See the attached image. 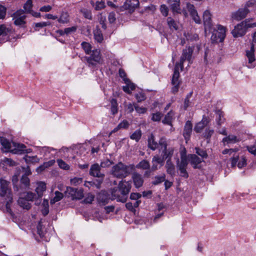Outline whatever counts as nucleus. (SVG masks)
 Listing matches in <instances>:
<instances>
[{
    "label": "nucleus",
    "instance_id": "f257e3e1",
    "mask_svg": "<svg viewBox=\"0 0 256 256\" xmlns=\"http://www.w3.org/2000/svg\"><path fill=\"white\" fill-rule=\"evenodd\" d=\"M194 48L192 47L189 46L184 49L180 56V62L176 64L172 80V84L173 86L172 91L174 94L178 92L180 84V81L179 80L180 70H182L183 64L185 60H187L189 64L192 63V56Z\"/></svg>",
    "mask_w": 256,
    "mask_h": 256
},
{
    "label": "nucleus",
    "instance_id": "f03ea898",
    "mask_svg": "<svg viewBox=\"0 0 256 256\" xmlns=\"http://www.w3.org/2000/svg\"><path fill=\"white\" fill-rule=\"evenodd\" d=\"M130 188L131 184L129 182L120 181L118 188H114L112 192V199H116L118 202H125Z\"/></svg>",
    "mask_w": 256,
    "mask_h": 256
},
{
    "label": "nucleus",
    "instance_id": "7ed1b4c3",
    "mask_svg": "<svg viewBox=\"0 0 256 256\" xmlns=\"http://www.w3.org/2000/svg\"><path fill=\"white\" fill-rule=\"evenodd\" d=\"M2 150L4 152H10L14 154H22L26 152V146L22 144L10 142L6 138H1Z\"/></svg>",
    "mask_w": 256,
    "mask_h": 256
},
{
    "label": "nucleus",
    "instance_id": "20e7f679",
    "mask_svg": "<svg viewBox=\"0 0 256 256\" xmlns=\"http://www.w3.org/2000/svg\"><path fill=\"white\" fill-rule=\"evenodd\" d=\"M134 169L135 166L134 164L126 166L120 162L112 167V172L114 176L118 178H124L134 170Z\"/></svg>",
    "mask_w": 256,
    "mask_h": 256
},
{
    "label": "nucleus",
    "instance_id": "39448f33",
    "mask_svg": "<svg viewBox=\"0 0 256 256\" xmlns=\"http://www.w3.org/2000/svg\"><path fill=\"white\" fill-rule=\"evenodd\" d=\"M256 26V22L250 23V20H246L238 24L232 30V33L235 38L242 36H244L248 28H254Z\"/></svg>",
    "mask_w": 256,
    "mask_h": 256
},
{
    "label": "nucleus",
    "instance_id": "423d86ee",
    "mask_svg": "<svg viewBox=\"0 0 256 256\" xmlns=\"http://www.w3.org/2000/svg\"><path fill=\"white\" fill-rule=\"evenodd\" d=\"M10 184L9 182L0 178V196L8 202H12V194L9 186Z\"/></svg>",
    "mask_w": 256,
    "mask_h": 256
},
{
    "label": "nucleus",
    "instance_id": "0eeeda50",
    "mask_svg": "<svg viewBox=\"0 0 256 256\" xmlns=\"http://www.w3.org/2000/svg\"><path fill=\"white\" fill-rule=\"evenodd\" d=\"M89 54V56L84 57L89 66H94L102 62V59L99 50H94Z\"/></svg>",
    "mask_w": 256,
    "mask_h": 256
},
{
    "label": "nucleus",
    "instance_id": "6e6552de",
    "mask_svg": "<svg viewBox=\"0 0 256 256\" xmlns=\"http://www.w3.org/2000/svg\"><path fill=\"white\" fill-rule=\"evenodd\" d=\"M12 20L14 21V24L16 26L21 27H24L26 21V16L25 12L22 10H20L12 14Z\"/></svg>",
    "mask_w": 256,
    "mask_h": 256
},
{
    "label": "nucleus",
    "instance_id": "1a4fd4ad",
    "mask_svg": "<svg viewBox=\"0 0 256 256\" xmlns=\"http://www.w3.org/2000/svg\"><path fill=\"white\" fill-rule=\"evenodd\" d=\"M188 164V162L186 156L182 154L180 157V162L178 160L177 167L180 171L181 176L188 178V174L186 172V167Z\"/></svg>",
    "mask_w": 256,
    "mask_h": 256
},
{
    "label": "nucleus",
    "instance_id": "9d476101",
    "mask_svg": "<svg viewBox=\"0 0 256 256\" xmlns=\"http://www.w3.org/2000/svg\"><path fill=\"white\" fill-rule=\"evenodd\" d=\"M140 5L138 0H126L124 4L120 7L121 11L128 10V12H133Z\"/></svg>",
    "mask_w": 256,
    "mask_h": 256
},
{
    "label": "nucleus",
    "instance_id": "9b49d317",
    "mask_svg": "<svg viewBox=\"0 0 256 256\" xmlns=\"http://www.w3.org/2000/svg\"><path fill=\"white\" fill-rule=\"evenodd\" d=\"M38 186L36 188V194L38 198L36 200V205H39L41 202V198L43 196V193L46 190V184L44 182H37Z\"/></svg>",
    "mask_w": 256,
    "mask_h": 256
},
{
    "label": "nucleus",
    "instance_id": "f8f14e48",
    "mask_svg": "<svg viewBox=\"0 0 256 256\" xmlns=\"http://www.w3.org/2000/svg\"><path fill=\"white\" fill-rule=\"evenodd\" d=\"M66 190L67 192L71 196L72 200H80L84 197V191L81 188L68 187Z\"/></svg>",
    "mask_w": 256,
    "mask_h": 256
},
{
    "label": "nucleus",
    "instance_id": "ddd939ff",
    "mask_svg": "<svg viewBox=\"0 0 256 256\" xmlns=\"http://www.w3.org/2000/svg\"><path fill=\"white\" fill-rule=\"evenodd\" d=\"M250 10L247 8H241L238 11L233 12L232 14V18L234 20L239 21L246 18Z\"/></svg>",
    "mask_w": 256,
    "mask_h": 256
},
{
    "label": "nucleus",
    "instance_id": "4468645a",
    "mask_svg": "<svg viewBox=\"0 0 256 256\" xmlns=\"http://www.w3.org/2000/svg\"><path fill=\"white\" fill-rule=\"evenodd\" d=\"M204 23L206 30L211 31L212 30V16L210 12L206 10L203 14Z\"/></svg>",
    "mask_w": 256,
    "mask_h": 256
},
{
    "label": "nucleus",
    "instance_id": "2eb2a0df",
    "mask_svg": "<svg viewBox=\"0 0 256 256\" xmlns=\"http://www.w3.org/2000/svg\"><path fill=\"white\" fill-rule=\"evenodd\" d=\"M186 8L194 20L197 24H200L201 20L194 6L190 4H187Z\"/></svg>",
    "mask_w": 256,
    "mask_h": 256
},
{
    "label": "nucleus",
    "instance_id": "dca6fc26",
    "mask_svg": "<svg viewBox=\"0 0 256 256\" xmlns=\"http://www.w3.org/2000/svg\"><path fill=\"white\" fill-rule=\"evenodd\" d=\"M90 175L94 177L103 178L104 174L100 172V166L98 164H92L90 170Z\"/></svg>",
    "mask_w": 256,
    "mask_h": 256
},
{
    "label": "nucleus",
    "instance_id": "f3484780",
    "mask_svg": "<svg viewBox=\"0 0 256 256\" xmlns=\"http://www.w3.org/2000/svg\"><path fill=\"white\" fill-rule=\"evenodd\" d=\"M167 2L169 4L171 10L174 14L181 13L180 0H168Z\"/></svg>",
    "mask_w": 256,
    "mask_h": 256
},
{
    "label": "nucleus",
    "instance_id": "a211bd4d",
    "mask_svg": "<svg viewBox=\"0 0 256 256\" xmlns=\"http://www.w3.org/2000/svg\"><path fill=\"white\" fill-rule=\"evenodd\" d=\"M192 122L189 120L187 121L186 122L183 132V136L186 140V142L190 140V134L192 132Z\"/></svg>",
    "mask_w": 256,
    "mask_h": 256
},
{
    "label": "nucleus",
    "instance_id": "6ab92c4d",
    "mask_svg": "<svg viewBox=\"0 0 256 256\" xmlns=\"http://www.w3.org/2000/svg\"><path fill=\"white\" fill-rule=\"evenodd\" d=\"M240 141V139L236 136L233 134L227 135L222 140V142L224 146L232 144H236Z\"/></svg>",
    "mask_w": 256,
    "mask_h": 256
},
{
    "label": "nucleus",
    "instance_id": "aec40b11",
    "mask_svg": "<svg viewBox=\"0 0 256 256\" xmlns=\"http://www.w3.org/2000/svg\"><path fill=\"white\" fill-rule=\"evenodd\" d=\"M132 178L136 188H138L142 186L144 180L141 174L137 172H134L132 174Z\"/></svg>",
    "mask_w": 256,
    "mask_h": 256
},
{
    "label": "nucleus",
    "instance_id": "412c9836",
    "mask_svg": "<svg viewBox=\"0 0 256 256\" xmlns=\"http://www.w3.org/2000/svg\"><path fill=\"white\" fill-rule=\"evenodd\" d=\"M190 162L192 165H193V167L194 168H200V166H199V164H200L203 160L202 158H198L196 155L193 154H190L189 156Z\"/></svg>",
    "mask_w": 256,
    "mask_h": 256
},
{
    "label": "nucleus",
    "instance_id": "4be33fe9",
    "mask_svg": "<svg viewBox=\"0 0 256 256\" xmlns=\"http://www.w3.org/2000/svg\"><path fill=\"white\" fill-rule=\"evenodd\" d=\"M58 21L60 24H66L70 22V15L67 12L62 11L60 17L58 18Z\"/></svg>",
    "mask_w": 256,
    "mask_h": 256
},
{
    "label": "nucleus",
    "instance_id": "5701e85b",
    "mask_svg": "<svg viewBox=\"0 0 256 256\" xmlns=\"http://www.w3.org/2000/svg\"><path fill=\"white\" fill-rule=\"evenodd\" d=\"M18 205L24 209L28 210L31 208V204L26 198L20 197L18 200Z\"/></svg>",
    "mask_w": 256,
    "mask_h": 256
},
{
    "label": "nucleus",
    "instance_id": "b1692460",
    "mask_svg": "<svg viewBox=\"0 0 256 256\" xmlns=\"http://www.w3.org/2000/svg\"><path fill=\"white\" fill-rule=\"evenodd\" d=\"M166 172L168 174L173 176L175 174V168L170 160H168L166 164Z\"/></svg>",
    "mask_w": 256,
    "mask_h": 256
},
{
    "label": "nucleus",
    "instance_id": "393cba45",
    "mask_svg": "<svg viewBox=\"0 0 256 256\" xmlns=\"http://www.w3.org/2000/svg\"><path fill=\"white\" fill-rule=\"evenodd\" d=\"M174 150L172 148H169L166 150H162V158L165 160H170L173 155Z\"/></svg>",
    "mask_w": 256,
    "mask_h": 256
},
{
    "label": "nucleus",
    "instance_id": "a878e982",
    "mask_svg": "<svg viewBox=\"0 0 256 256\" xmlns=\"http://www.w3.org/2000/svg\"><path fill=\"white\" fill-rule=\"evenodd\" d=\"M148 146L152 150H156L158 147V144L154 140V134H151L148 138Z\"/></svg>",
    "mask_w": 256,
    "mask_h": 256
},
{
    "label": "nucleus",
    "instance_id": "bb28decb",
    "mask_svg": "<svg viewBox=\"0 0 256 256\" xmlns=\"http://www.w3.org/2000/svg\"><path fill=\"white\" fill-rule=\"evenodd\" d=\"M218 37L220 38V42H222L225 36H226V28L221 25H218Z\"/></svg>",
    "mask_w": 256,
    "mask_h": 256
},
{
    "label": "nucleus",
    "instance_id": "cd10ccee",
    "mask_svg": "<svg viewBox=\"0 0 256 256\" xmlns=\"http://www.w3.org/2000/svg\"><path fill=\"white\" fill-rule=\"evenodd\" d=\"M139 169L143 170H148L150 168V164L149 162L145 160H143L140 161L136 166H135Z\"/></svg>",
    "mask_w": 256,
    "mask_h": 256
},
{
    "label": "nucleus",
    "instance_id": "c85d7f7f",
    "mask_svg": "<svg viewBox=\"0 0 256 256\" xmlns=\"http://www.w3.org/2000/svg\"><path fill=\"white\" fill-rule=\"evenodd\" d=\"M168 25L169 28L172 30H178V22L175 21L171 17H168L166 20Z\"/></svg>",
    "mask_w": 256,
    "mask_h": 256
},
{
    "label": "nucleus",
    "instance_id": "c756f323",
    "mask_svg": "<svg viewBox=\"0 0 256 256\" xmlns=\"http://www.w3.org/2000/svg\"><path fill=\"white\" fill-rule=\"evenodd\" d=\"M174 112L172 111L169 112L166 116L164 119L162 120V122L164 124H167L168 125H171L172 120H173L174 117Z\"/></svg>",
    "mask_w": 256,
    "mask_h": 256
},
{
    "label": "nucleus",
    "instance_id": "7c9ffc66",
    "mask_svg": "<svg viewBox=\"0 0 256 256\" xmlns=\"http://www.w3.org/2000/svg\"><path fill=\"white\" fill-rule=\"evenodd\" d=\"M254 45L252 44L251 46V48L250 50H248L246 52V56L248 60L249 63H252L254 61H255V57L254 54Z\"/></svg>",
    "mask_w": 256,
    "mask_h": 256
},
{
    "label": "nucleus",
    "instance_id": "2f4dec72",
    "mask_svg": "<svg viewBox=\"0 0 256 256\" xmlns=\"http://www.w3.org/2000/svg\"><path fill=\"white\" fill-rule=\"evenodd\" d=\"M23 198H26L28 202L35 201V202L38 198L37 195L31 192H26Z\"/></svg>",
    "mask_w": 256,
    "mask_h": 256
},
{
    "label": "nucleus",
    "instance_id": "473e14b6",
    "mask_svg": "<svg viewBox=\"0 0 256 256\" xmlns=\"http://www.w3.org/2000/svg\"><path fill=\"white\" fill-rule=\"evenodd\" d=\"M142 131L138 129L134 131L130 136V138L132 140L138 142L141 138Z\"/></svg>",
    "mask_w": 256,
    "mask_h": 256
},
{
    "label": "nucleus",
    "instance_id": "72a5a7b5",
    "mask_svg": "<svg viewBox=\"0 0 256 256\" xmlns=\"http://www.w3.org/2000/svg\"><path fill=\"white\" fill-rule=\"evenodd\" d=\"M24 158L26 163H37L40 160L36 156H30L26 155Z\"/></svg>",
    "mask_w": 256,
    "mask_h": 256
},
{
    "label": "nucleus",
    "instance_id": "f704fd0d",
    "mask_svg": "<svg viewBox=\"0 0 256 256\" xmlns=\"http://www.w3.org/2000/svg\"><path fill=\"white\" fill-rule=\"evenodd\" d=\"M62 198L63 194L58 191H56L55 192L54 197L50 200V204H54L56 202H58L61 200Z\"/></svg>",
    "mask_w": 256,
    "mask_h": 256
},
{
    "label": "nucleus",
    "instance_id": "c9c22d12",
    "mask_svg": "<svg viewBox=\"0 0 256 256\" xmlns=\"http://www.w3.org/2000/svg\"><path fill=\"white\" fill-rule=\"evenodd\" d=\"M81 46L86 54H89L92 52V46L89 43L84 42L81 44Z\"/></svg>",
    "mask_w": 256,
    "mask_h": 256
},
{
    "label": "nucleus",
    "instance_id": "e433bc0d",
    "mask_svg": "<svg viewBox=\"0 0 256 256\" xmlns=\"http://www.w3.org/2000/svg\"><path fill=\"white\" fill-rule=\"evenodd\" d=\"M166 176L164 174H162L161 176H157L154 178V180L152 182V184L154 185L158 184L162 182L165 180Z\"/></svg>",
    "mask_w": 256,
    "mask_h": 256
},
{
    "label": "nucleus",
    "instance_id": "4c0bfd02",
    "mask_svg": "<svg viewBox=\"0 0 256 256\" xmlns=\"http://www.w3.org/2000/svg\"><path fill=\"white\" fill-rule=\"evenodd\" d=\"M216 122L218 125H220L224 120V119L223 118L224 117V114L223 112H222L220 110H218L216 112Z\"/></svg>",
    "mask_w": 256,
    "mask_h": 256
},
{
    "label": "nucleus",
    "instance_id": "58836bf2",
    "mask_svg": "<svg viewBox=\"0 0 256 256\" xmlns=\"http://www.w3.org/2000/svg\"><path fill=\"white\" fill-rule=\"evenodd\" d=\"M185 38L187 40L196 41L198 40V35L196 34L187 33L184 34Z\"/></svg>",
    "mask_w": 256,
    "mask_h": 256
},
{
    "label": "nucleus",
    "instance_id": "ea45409f",
    "mask_svg": "<svg viewBox=\"0 0 256 256\" xmlns=\"http://www.w3.org/2000/svg\"><path fill=\"white\" fill-rule=\"evenodd\" d=\"M164 158L160 157L158 155H156L153 156L152 162L157 163L159 164L160 166H162L164 164Z\"/></svg>",
    "mask_w": 256,
    "mask_h": 256
},
{
    "label": "nucleus",
    "instance_id": "a19ab883",
    "mask_svg": "<svg viewBox=\"0 0 256 256\" xmlns=\"http://www.w3.org/2000/svg\"><path fill=\"white\" fill-rule=\"evenodd\" d=\"M94 36L95 40L98 42H101L103 40V36L100 30L94 31Z\"/></svg>",
    "mask_w": 256,
    "mask_h": 256
},
{
    "label": "nucleus",
    "instance_id": "79ce46f5",
    "mask_svg": "<svg viewBox=\"0 0 256 256\" xmlns=\"http://www.w3.org/2000/svg\"><path fill=\"white\" fill-rule=\"evenodd\" d=\"M111 102V112L112 114H115L118 112V103L116 100L112 98Z\"/></svg>",
    "mask_w": 256,
    "mask_h": 256
},
{
    "label": "nucleus",
    "instance_id": "37998d69",
    "mask_svg": "<svg viewBox=\"0 0 256 256\" xmlns=\"http://www.w3.org/2000/svg\"><path fill=\"white\" fill-rule=\"evenodd\" d=\"M196 153L200 156L202 158H206L208 155L206 150L198 148H196Z\"/></svg>",
    "mask_w": 256,
    "mask_h": 256
},
{
    "label": "nucleus",
    "instance_id": "c03bdc74",
    "mask_svg": "<svg viewBox=\"0 0 256 256\" xmlns=\"http://www.w3.org/2000/svg\"><path fill=\"white\" fill-rule=\"evenodd\" d=\"M158 144L160 146V150H166L168 148V142L166 139L165 138H160Z\"/></svg>",
    "mask_w": 256,
    "mask_h": 256
},
{
    "label": "nucleus",
    "instance_id": "a18cd8bd",
    "mask_svg": "<svg viewBox=\"0 0 256 256\" xmlns=\"http://www.w3.org/2000/svg\"><path fill=\"white\" fill-rule=\"evenodd\" d=\"M214 134V130L208 128L206 129L204 132V136L209 141L212 136Z\"/></svg>",
    "mask_w": 256,
    "mask_h": 256
},
{
    "label": "nucleus",
    "instance_id": "49530a36",
    "mask_svg": "<svg viewBox=\"0 0 256 256\" xmlns=\"http://www.w3.org/2000/svg\"><path fill=\"white\" fill-rule=\"evenodd\" d=\"M56 162L60 168L64 170H68L70 169L69 165L62 159H58Z\"/></svg>",
    "mask_w": 256,
    "mask_h": 256
},
{
    "label": "nucleus",
    "instance_id": "de8ad7c7",
    "mask_svg": "<svg viewBox=\"0 0 256 256\" xmlns=\"http://www.w3.org/2000/svg\"><path fill=\"white\" fill-rule=\"evenodd\" d=\"M152 166L150 170L146 171L144 173V176H149L151 172H154L160 168L161 166H158V164L157 163L152 162Z\"/></svg>",
    "mask_w": 256,
    "mask_h": 256
},
{
    "label": "nucleus",
    "instance_id": "09e8293b",
    "mask_svg": "<svg viewBox=\"0 0 256 256\" xmlns=\"http://www.w3.org/2000/svg\"><path fill=\"white\" fill-rule=\"evenodd\" d=\"M81 13L82 14V15L84 16L85 18L88 19V20H92V12L90 10L83 8L80 10Z\"/></svg>",
    "mask_w": 256,
    "mask_h": 256
},
{
    "label": "nucleus",
    "instance_id": "8fccbe9b",
    "mask_svg": "<svg viewBox=\"0 0 256 256\" xmlns=\"http://www.w3.org/2000/svg\"><path fill=\"white\" fill-rule=\"evenodd\" d=\"M162 116L161 112H157L152 114V120L154 122H160Z\"/></svg>",
    "mask_w": 256,
    "mask_h": 256
},
{
    "label": "nucleus",
    "instance_id": "3c124183",
    "mask_svg": "<svg viewBox=\"0 0 256 256\" xmlns=\"http://www.w3.org/2000/svg\"><path fill=\"white\" fill-rule=\"evenodd\" d=\"M20 182L24 185V188H28L30 186V180L26 176H22Z\"/></svg>",
    "mask_w": 256,
    "mask_h": 256
},
{
    "label": "nucleus",
    "instance_id": "603ef678",
    "mask_svg": "<svg viewBox=\"0 0 256 256\" xmlns=\"http://www.w3.org/2000/svg\"><path fill=\"white\" fill-rule=\"evenodd\" d=\"M160 11L162 14L164 16H168V9L167 6L165 4H162L160 7Z\"/></svg>",
    "mask_w": 256,
    "mask_h": 256
},
{
    "label": "nucleus",
    "instance_id": "864d4df0",
    "mask_svg": "<svg viewBox=\"0 0 256 256\" xmlns=\"http://www.w3.org/2000/svg\"><path fill=\"white\" fill-rule=\"evenodd\" d=\"M105 4L104 1H97L96 2L95 10H100L104 8Z\"/></svg>",
    "mask_w": 256,
    "mask_h": 256
},
{
    "label": "nucleus",
    "instance_id": "5fc2aeb1",
    "mask_svg": "<svg viewBox=\"0 0 256 256\" xmlns=\"http://www.w3.org/2000/svg\"><path fill=\"white\" fill-rule=\"evenodd\" d=\"M32 0H28L24 4V8L26 12H31L30 10L32 8Z\"/></svg>",
    "mask_w": 256,
    "mask_h": 256
},
{
    "label": "nucleus",
    "instance_id": "6e6d98bb",
    "mask_svg": "<svg viewBox=\"0 0 256 256\" xmlns=\"http://www.w3.org/2000/svg\"><path fill=\"white\" fill-rule=\"evenodd\" d=\"M94 196L93 194H88L84 200V202L86 204H91L94 200Z\"/></svg>",
    "mask_w": 256,
    "mask_h": 256
},
{
    "label": "nucleus",
    "instance_id": "4d7b16f0",
    "mask_svg": "<svg viewBox=\"0 0 256 256\" xmlns=\"http://www.w3.org/2000/svg\"><path fill=\"white\" fill-rule=\"evenodd\" d=\"M135 96L138 102H139L144 100L146 98L144 94L142 92H138L136 94Z\"/></svg>",
    "mask_w": 256,
    "mask_h": 256
},
{
    "label": "nucleus",
    "instance_id": "13d9d810",
    "mask_svg": "<svg viewBox=\"0 0 256 256\" xmlns=\"http://www.w3.org/2000/svg\"><path fill=\"white\" fill-rule=\"evenodd\" d=\"M205 127L200 122H198L194 128V131L197 132H200Z\"/></svg>",
    "mask_w": 256,
    "mask_h": 256
},
{
    "label": "nucleus",
    "instance_id": "bf43d9fd",
    "mask_svg": "<svg viewBox=\"0 0 256 256\" xmlns=\"http://www.w3.org/2000/svg\"><path fill=\"white\" fill-rule=\"evenodd\" d=\"M256 0H250L246 4L244 8H254L256 7Z\"/></svg>",
    "mask_w": 256,
    "mask_h": 256
},
{
    "label": "nucleus",
    "instance_id": "052dcab7",
    "mask_svg": "<svg viewBox=\"0 0 256 256\" xmlns=\"http://www.w3.org/2000/svg\"><path fill=\"white\" fill-rule=\"evenodd\" d=\"M64 32L66 34H68L74 32L76 31L77 30V26H74L70 28H65L64 29Z\"/></svg>",
    "mask_w": 256,
    "mask_h": 256
},
{
    "label": "nucleus",
    "instance_id": "680f3d73",
    "mask_svg": "<svg viewBox=\"0 0 256 256\" xmlns=\"http://www.w3.org/2000/svg\"><path fill=\"white\" fill-rule=\"evenodd\" d=\"M134 108L138 114H144L146 112V108L143 107H140L137 104L134 105Z\"/></svg>",
    "mask_w": 256,
    "mask_h": 256
},
{
    "label": "nucleus",
    "instance_id": "e2e57ef3",
    "mask_svg": "<svg viewBox=\"0 0 256 256\" xmlns=\"http://www.w3.org/2000/svg\"><path fill=\"white\" fill-rule=\"evenodd\" d=\"M6 15V8L0 5V19H4Z\"/></svg>",
    "mask_w": 256,
    "mask_h": 256
},
{
    "label": "nucleus",
    "instance_id": "0e129e2a",
    "mask_svg": "<svg viewBox=\"0 0 256 256\" xmlns=\"http://www.w3.org/2000/svg\"><path fill=\"white\" fill-rule=\"evenodd\" d=\"M106 20V17L102 16V15L100 14V17L99 18V22L100 24L102 25V28H103L104 30H106V24L105 23Z\"/></svg>",
    "mask_w": 256,
    "mask_h": 256
},
{
    "label": "nucleus",
    "instance_id": "69168bd1",
    "mask_svg": "<svg viewBox=\"0 0 256 256\" xmlns=\"http://www.w3.org/2000/svg\"><path fill=\"white\" fill-rule=\"evenodd\" d=\"M246 160L245 158H242L238 162V166L240 168H243L244 166H246Z\"/></svg>",
    "mask_w": 256,
    "mask_h": 256
},
{
    "label": "nucleus",
    "instance_id": "338daca9",
    "mask_svg": "<svg viewBox=\"0 0 256 256\" xmlns=\"http://www.w3.org/2000/svg\"><path fill=\"white\" fill-rule=\"evenodd\" d=\"M134 105L135 104H132V103H128L126 105L125 108H126V110L128 112L130 113L134 111Z\"/></svg>",
    "mask_w": 256,
    "mask_h": 256
},
{
    "label": "nucleus",
    "instance_id": "774afa93",
    "mask_svg": "<svg viewBox=\"0 0 256 256\" xmlns=\"http://www.w3.org/2000/svg\"><path fill=\"white\" fill-rule=\"evenodd\" d=\"M247 149L250 153L256 156V146H248Z\"/></svg>",
    "mask_w": 256,
    "mask_h": 256
}]
</instances>
